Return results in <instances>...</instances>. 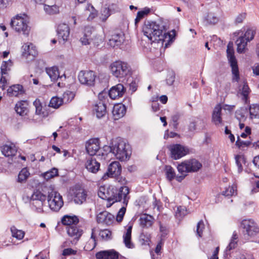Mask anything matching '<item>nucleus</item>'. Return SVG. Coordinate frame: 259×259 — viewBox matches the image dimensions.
<instances>
[{"mask_svg": "<svg viewBox=\"0 0 259 259\" xmlns=\"http://www.w3.org/2000/svg\"><path fill=\"white\" fill-rule=\"evenodd\" d=\"M129 188L126 186H122L119 189L113 186H109L107 190L104 187L100 188L98 194L101 198L111 202L112 204L122 200L123 204L127 206L129 199Z\"/></svg>", "mask_w": 259, "mask_h": 259, "instance_id": "obj_1", "label": "nucleus"}, {"mask_svg": "<svg viewBox=\"0 0 259 259\" xmlns=\"http://www.w3.org/2000/svg\"><path fill=\"white\" fill-rule=\"evenodd\" d=\"M143 32L152 42H163L168 34L164 30V26L155 21H145Z\"/></svg>", "mask_w": 259, "mask_h": 259, "instance_id": "obj_2", "label": "nucleus"}, {"mask_svg": "<svg viewBox=\"0 0 259 259\" xmlns=\"http://www.w3.org/2000/svg\"><path fill=\"white\" fill-rule=\"evenodd\" d=\"M113 154L116 158L121 161L128 160L132 154L130 145L123 139L117 138L112 140Z\"/></svg>", "mask_w": 259, "mask_h": 259, "instance_id": "obj_3", "label": "nucleus"}, {"mask_svg": "<svg viewBox=\"0 0 259 259\" xmlns=\"http://www.w3.org/2000/svg\"><path fill=\"white\" fill-rule=\"evenodd\" d=\"M244 238L247 240L252 239L259 243V227L252 219H244L241 223Z\"/></svg>", "mask_w": 259, "mask_h": 259, "instance_id": "obj_4", "label": "nucleus"}, {"mask_svg": "<svg viewBox=\"0 0 259 259\" xmlns=\"http://www.w3.org/2000/svg\"><path fill=\"white\" fill-rule=\"evenodd\" d=\"M202 166L201 163L198 160L190 159L178 164L177 169L179 172H195L199 171Z\"/></svg>", "mask_w": 259, "mask_h": 259, "instance_id": "obj_5", "label": "nucleus"}, {"mask_svg": "<svg viewBox=\"0 0 259 259\" xmlns=\"http://www.w3.org/2000/svg\"><path fill=\"white\" fill-rule=\"evenodd\" d=\"M227 57L232 68L233 80L238 82L240 79L239 72L236 59L234 56L233 43L229 42L227 49Z\"/></svg>", "mask_w": 259, "mask_h": 259, "instance_id": "obj_6", "label": "nucleus"}, {"mask_svg": "<svg viewBox=\"0 0 259 259\" xmlns=\"http://www.w3.org/2000/svg\"><path fill=\"white\" fill-rule=\"evenodd\" d=\"M48 201L50 209L55 212H58L64 204L62 196L53 190L48 192Z\"/></svg>", "mask_w": 259, "mask_h": 259, "instance_id": "obj_7", "label": "nucleus"}, {"mask_svg": "<svg viewBox=\"0 0 259 259\" xmlns=\"http://www.w3.org/2000/svg\"><path fill=\"white\" fill-rule=\"evenodd\" d=\"M112 74L116 77H123L130 74L131 69L127 63L117 61L112 63L110 65Z\"/></svg>", "mask_w": 259, "mask_h": 259, "instance_id": "obj_8", "label": "nucleus"}, {"mask_svg": "<svg viewBox=\"0 0 259 259\" xmlns=\"http://www.w3.org/2000/svg\"><path fill=\"white\" fill-rule=\"evenodd\" d=\"M10 25L16 31L22 32L24 35L28 36L30 28L26 20L24 18L19 15L16 16L11 19Z\"/></svg>", "mask_w": 259, "mask_h": 259, "instance_id": "obj_9", "label": "nucleus"}, {"mask_svg": "<svg viewBox=\"0 0 259 259\" xmlns=\"http://www.w3.org/2000/svg\"><path fill=\"white\" fill-rule=\"evenodd\" d=\"M72 200L77 204H82L87 199V191L83 188L75 186L70 191Z\"/></svg>", "mask_w": 259, "mask_h": 259, "instance_id": "obj_10", "label": "nucleus"}, {"mask_svg": "<svg viewBox=\"0 0 259 259\" xmlns=\"http://www.w3.org/2000/svg\"><path fill=\"white\" fill-rule=\"evenodd\" d=\"M78 77L81 84L91 87L95 84L96 75L93 71H81Z\"/></svg>", "mask_w": 259, "mask_h": 259, "instance_id": "obj_11", "label": "nucleus"}, {"mask_svg": "<svg viewBox=\"0 0 259 259\" xmlns=\"http://www.w3.org/2000/svg\"><path fill=\"white\" fill-rule=\"evenodd\" d=\"M121 166L118 161L111 162L108 166L107 171L102 176V179L105 180L109 177L119 176L121 174Z\"/></svg>", "mask_w": 259, "mask_h": 259, "instance_id": "obj_12", "label": "nucleus"}, {"mask_svg": "<svg viewBox=\"0 0 259 259\" xmlns=\"http://www.w3.org/2000/svg\"><path fill=\"white\" fill-rule=\"evenodd\" d=\"M99 142V139L98 138L91 139L87 142L85 144L88 153L91 156L96 155L99 159L101 156Z\"/></svg>", "mask_w": 259, "mask_h": 259, "instance_id": "obj_13", "label": "nucleus"}, {"mask_svg": "<svg viewBox=\"0 0 259 259\" xmlns=\"http://www.w3.org/2000/svg\"><path fill=\"white\" fill-rule=\"evenodd\" d=\"M37 55V51L32 44H25L22 47V56L28 61L32 60Z\"/></svg>", "mask_w": 259, "mask_h": 259, "instance_id": "obj_14", "label": "nucleus"}, {"mask_svg": "<svg viewBox=\"0 0 259 259\" xmlns=\"http://www.w3.org/2000/svg\"><path fill=\"white\" fill-rule=\"evenodd\" d=\"M171 157L174 159L177 160L186 155L187 150L185 148L180 144H175L170 146Z\"/></svg>", "mask_w": 259, "mask_h": 259, "instance_id": "obj_15", "label": "nucleus"}, {"mask_svg": "<svg viewBox=\"0 0 259 259\" xmlns=\"http://www.w3.org/2000/svg\"><path fill=\"white\" fill-rule=\"evenodd\" d=\"M114 220V216L107 211L99 212L96 216V221L98 224L107 226L111 225Z\"/></svg>", "mask_w": 259, "mask_h": 259, "instance_id": "obj_16", "label": "nucleus"}, {"mask_svg": "<svg viewBox=\"0 0 259 259\" xmlns=\"http://www.w3.org/2000/svg\"><path fill=\"white\" fill-rule=\"evenodd\" d=\"M126 89L121 83H118L112 87L108 92V96L112 99H115L123 96L125 93Z\"/></svg>", "mask_w": 259, "mask_h": 259, "instance_id": "obj_17", "label": "nucleus"}, {"mask_svg": "<svg viewBox=\"0 0 259 259\" xmlns=\"http://www.w3.org/2000/svg\"><path fill=\"white\" fill-rule=\"evenodd\" d=\"M97 259H118L119 253L114 250H104L96 254Z\"/></svg>", "mask_w": 259, "mask_h": 259, "instance_id": "obj_18", "label": "nucleus"}, {"mask_svg": "<svg viewBox=\"0 0 259 259\" xmlns=\"http://www.w3.org/2000/svg\"><path fill=\"white\" fill-rule=\"evenodd\" d=\"M222 107L220 104H217L213 109L212 114V122L217 126L223 124L222 118Z\"/></svg>", "mask_w": 259, "mask_h": 259, "instance_id": "obj_19", "label": "nucleus"}, {"mask_svg": "<svg viewBox=\"0 0 259 259\" xmlns=\"http://www.w3.org/2000/svg\"><path fill=\"white\" fill-rule=\"evenodd\" d=\"M57 32L59 38H62L64 41H66L69 36L70 29L68 25L62 23L58 25Z\"/></svg>", "mask_w": 259, "mask_h": 259, "instance_id": "obj_20", "label": "nucleus"}, {"mask_svg": "<svg viewBox=\"0 0 259 259\" xmlns=\"http://www.w3.org/2000/svg\"><path fill=\"white\" fill-rule=\"evenodd\" d=\"M67 232L68 235L73 237L77 241L82 234L83 231L76 225L67 227Z\"/></svg>", "mask_w": 259, "mask_h": 259, "instance_id": "obj_21", "label": "nucleus"}, {"mask_svg": "<svg viewBox=\"0 0 259 259\" xmlns=\"http://www.w3.org/2000/svg\"><path fill=\"white\" fill-rule=\"evenodd\" d=\"M100 166V163L93 157L89 158L85 163L86 168L93 173H96L99 170Z\"/></svg>", "mask_w": 259, "mask_h": 259, "instance_id": "obj_22", "label": "nucleus"}, {"mask_svg": "<svg viewBox=\"0 0 259 259\" xmlns=\"http://www.w3.org/2000/svg\"><path fill=\"white\" fill-rule=\"evenodd\" d=\"M24 93L23 88L22 85L16 84L9 88L7 90L8 95L10 97H18L22 95Z\"/></svg>", "mask_w": 259, "mask_h": 259, "instance_id": "obj_23", "label": "nucleus"}, {"mask_svg": "<svg viewBox=\"0 0 259 259\" xmlns=\"http://www.w3.org/2000/svg\"><path fill=\"white\" fill-rule=\"evenodd\" d=\"M94 110L96 111V116L100 118L105 115L106 110V104L105 101H99L95 105Z\"/></svg>", "mask_w": 259, "mask_h": 259, "instance_id": "obj_24", "label": "nucleus"}, {"mask_svg": "<svg viewBox=\"0 0 259 259\" xmlns=\"http://www.w3.org/2000/svg\"><path fill=\"white\" fill-rule=\"evenodd\" d=\"M63 225L68 227L76 225L79 222L78 217L75 215H65L61 219Z\"/></svg>", "mask_w": 259, "mask_h": 259, "instance_id": "obj_25", "label": "nucleus"}, {"mask_svg": "<svg viewBox=\"0 0 259 259\" xmlns=\"http://www.w3.org/2000/svg\"><path fill=\"white\" fill-rule=\"evenodd\" d=\"M126 108L122 104H117L113 107L112 113L114 119H118L122 117L125 114Z\"/></svg>", "mask_w": 259, "mask_h": 259, "instance_id": "obj_26", "label": "nucleus"}, {"mask_svg": "<svg viewBox=\"0 0 259 259\" xmlns=\"http://www.w3.org/2000/svg\"><path fill=\"white\" fill-rule=\"evenodd\" d=\"M17 148L13 144L5 145L2 147V152L6 157L13 156L17 153Z\"/></svg>", "mask_w": 259, "mask_h": 259, "instance_id": "obj_27", "label": "nucleus"}, {"mask_svg": "<svg viewBox=\"0 0 259 259\" xmlns=\"http://www.w3.org/2000/svg\"><path fill=\"white\" fill-rule=\"evenodd\" d=\"M154 218L152 216L147 214L142 215L140 219V225L143 228H148L152 226Z\"/></svg>", "mask_w": 259, "mask_h": 259, "instance_id": "obj_28", "label": "nucleus"}, {"mask_svg": "<svg viewBox=\"0 0 259 259\" xmlns=\"http://www.w3.org/2000/svg\"><path fill=\"white\" fill-rule=\"evenodd\" d=\"M132 230V226H129L123 236L124 243L125 246L128 248H132L134 247V244L131 242Z\"/></svg>", "mask_w": 259, "mask_h": 259, "instance_id": "obj_29", "label": "nucleus"}, {"mask_svg": "<svg viewBox=\"0 0 259 259\" xmlns=\"http://www.w3.org/2000/svg\"><path fill=\"white\" fill-rule=\"evenodd\" d=\"M249 118L259 119V104H252L249 106Z\"/></svg>", "mask_w": 259, "mask_h": 259, "instance_id": "obj_30", "label": "nucleus"}, {"mask_svg": "<svg viewBox=\"0 0 259 259\" xmlns=\"http://www.w3.org/2000/svg\"><path fill=\"white\" fill-rule=\"evenodd\" d=\"M219 21V18L215 16L213 13H209L204 18V23L205 25H215Z\"/></svg>", "mask_w": 259, "mask_h": 259, "instance_id": "obj_31", "label": "nucleus"}, {"mask_svg": "<svg viewBox=\"0 0 259 259\" xmlns=\"http://www.w3.org/2000/svg\"><path fill=\"white\" fill-rule=\"evenodd\" d=\"M248 42V41H247V40H245L244 36H240L236 41L237 46V52L239 53H244Z\"/></svg>", "mask_w": 259, "mask_h": 259, "instance_id": "obj_32", "label": "nucleus"}, {"mask_svg": "<svg viewBox=\"0 0 259 259\" xmlns=\"http://www.w3.org/2000/svg\"><path fill=\"white\" fill-rule=\"evenodd\" d=\"M46 72L52 80L55 81L60 77L58 68L56 66L46 68Z\"/></svg>", "mask_w": 259, "mask_h": 259, "instance_id": "obj_33", "label": "nucleus"}, {"mask_svg": "<svg viewBox=\"0 0 259 259\" xmlns=\"http://www.w3.org/2000/svg\"><path fill=\"white\" fill-rule=\"evenodd\" d=\"M64 103L63 99L57 96L53 97L51 98L49 106L55 109H58Z\"/></svg>", "mask_w": 259, "mask_h": 259, "instance_id": "obj_34", "label": "nucleus"}, {"mask_svg": "<svg viewBox=\"0 0 259 259\" xmlns=\"http://www.w3.org/2000/svg\"><path fill=\"white\" fill-rule=\"evenodd\" d=\"M12 236L18 240H22L25 235V232L21 230H18L15 226H13L10 228Z\"/></svg>", "mask_w": 259, "mask_h": 259, "instance_id": "obj_35", "label": "nucleus"}, {"mask_svg": "<svg viewBox=\"0 0 259 259\" xmlns=\"http://www.w3.org/2000/svg\"><path fill=\"white\" fill-rule=\"evenodd\" d=\"M33 105L35 108V114L37 115H41L44 117L48 116V114L42 111V106L40 100L36 99L33 103Z\"/></svg>", "mask_w": 259, "mask_h": 259, "instance_id": "obj_36", "label": "nucleus"}, {"mask_svg": "<svg viewBox=\"0 0 259 259\" xmlns=\"http://www.w3.org/2000/svg\"><path fill=\"white\" fill-rule=\"evenodd\" d=\"M151 12V9L145 7L142 10L137 13V17L135 19V25H136L139 21L145 16H147Z\"/></svg>", "mask_w": 259, "mask_h": 259, "instance_id": "obj_37", "label": "nucleus"}, {"mask_svg": "<svg viewBox=\"0 0 259 259\" xmlns=\"http://www.w3.org/2000/svg\"><path fill=\"white\" fill-rule=\"evenodd\" d=\"M100 158L101 159H105L108 153H112L113 154V149L112 147V141L111 142L110 146L105 145L103 147V149H100Z\"/></svg>", "mask_w": 259, "mask_h": 259, "instance_id": "obj_38", "label": "nucleus"}, {"mask_svg": "<svg viewBox=\"0 0 259 259\" xmlns=\"http://www.w3.org/2000/svg\"><path fill=\"white\" fill-rule=\"evenodd\" d=\"M165 172L167 179L171 181L176 177V173L175 169L170 165H166L165 166Z\"/></svg>", "mask_w": 259, "mask_h": 259, "instance_id": "obj_39", "label": "nucleus"}, {"mask_svg": "<svg viewBox=\"0 0 259 259\" xmlns=\"http://www.w3.org/2000/svg\"><path fill=\"white\" fill-rule=\"evenodd\" d=\"M25 102H20L17 103L15 105V111L20 115L26 114L27 108L25 106Z\"/></svg>", "mask_w": 259, "mask_h": 259, "instance_id": "obj_40", "label": "nucleus"}, {"mask_svg": "<svg viewBox=\"0 0 259 259\" xmlns=\"http://www.w3.org/2000/svg\"><path fill=\"white\" fill-rule=\"evenodd\" d=\"M30 175L27 168H23L18 175V182L20 183L25 182Z\"/></svg>", "mask_w": 259, "mask_h": 259, "instance_id": "obj_41", "label": "nucleus"}, {"mask_svg": "<svg viewBox=\"0 0 259 259\" xmlns=\"http://www.w3.org/2000/svg\"><path fill=\"white\" fill-rule=\"evenodd\" d=\"M46 196L41 192L36 191L31 195L30 201H46Z\"/></svg>", "mask_w": 259, "mask_h": 259, "instance_id": "obj_42", "label": "nucleus"}, {"mask_svg": "<svg viewBox=\"0 0 259 259\" xmlns=\"http://www.w3.org/2000/svg\"><path fill=\"white\" fill-rule=\"evenodd\" d=\"M236 163L238 166V172H241L243 170L242 163L245 162V158L243 155H237L235 157Z\"/></svg>", "mask_w": 259, "mask_h": 259, "instance_id": "obj_43", "label": "nucleus"}, {"mask_svg": "<svg viewBox=\"0 0 259 259\" xmlns=\"http://www.w3.org/2000/svg\"><path fill=\"white\" fill-rule=\"evenodd\" d=\"M44 10L50 15L55 14L59 12V8L56 5L49 6L45 5Z\"/></svg>", "mask_w": 259, "mask_h": 259, "instance_id": "obj_44", "label": "nucleus"}, {"mask_svg": "<svg viewBox=\"0 0 259 259\" xmlns=\"http://www.w3.org/2000/svg\"><path fill=\"white\" fill-rule=\"evenodd\" d=\"M75 97V93L70 91H67L63 94V99L64 103L71 102Z\"/></svg>", "mask_w": 259, "mask_h": 259, "instance_id": "obj_45", "label": "nucleus"}, {"mask_svg": "<svg viewBox=\"0 0 259 259\" xmlns=\"http://www.w3.org/2000/svg\"><path fill=\"white\" fill-rule=\"evenodd\" d=\"M12 65L13 63L10 60L8 61H4L1 66L2 74H6L7 73V71L10 70V67Z\"/></svg>", "mask_w": 259, "mask_h": 259, "instance_id": "obj_46", "label": "nucleus"}, {"mask_svg": "<svg viewBox=\"0 0 259 259\" xmlns=\"http://www.w3.org/2000/svg\"><path fill=\"white\" fill-rule=\"evenodd\" d=\"M86 10L91 11L88 18V20L89 21L92 20L97 16V11L94 9V7L91 4L88 5Z\"/></svg>", "mask_w": 259, "mask_h": 259, "instance_id": "obj_47", "label": "nucleus"}, {"mask_svg": "<svg viewBox=\"0 0 259 259\" xmlns=\"http://www.w3.org/2000/svg\"><path fill=\"white\" fill-rule=\"evenodd\" d=\"M45 201H31V204L38 212L43 211L42 206Z\"/></svg>", "mask_w": 259, "mask_h": 259, "instance_id": "obj_48", "label": "nucleus"}, {"mask_svg": "<svg viewBox=\"0 0 259 259\" xmlns=\"http://www.w3.org/2000/svg\"><path fill=\"white\" fill-rule=\"evenodd\" d=\"M249 93V88L246 83H245L242 89L241 94L243 96L242 99L245 101V103H248V96Z\"/></svg>", "mask_w": 259, "mask_h": 259, "instance_id": "obj_49", "label": "nucleus"}, {"mask_svg": "<svg viewBox=\"0 0 259 259\" xmlns=\"http://www.w3.org/2000/svg\"><path fill=\"white\" fill-rule=\"evenodd\" d=\"M255 34V30L252 29L248 28L244 33V37L247 41L249 42L252 40L254 37Z\"/></svg>", "mask_w": 259, "mask_h": 259, "instance_id": "obj_50", "label": "nucleus"}, {"mask_svg": "<svg viewBox=\"0 0 259 259\" xmlns=\"http://www.w3.org/2000/svg\"><path fill=\"white\" fill-rule=\"evenodd\" d=\"M96 231V229L95 228H94L92 229V234L91 236V238L93 239V243L92 244V247H88V244L85 245L84 246V248H86L87 250H92L94 249L96 245H97V240H96V237L95 235V232Z\"/></svg>", "mask_w": 259, "mask_h": 259, "instance_id": "obj_51", "label": "nucleus"}, {"mask_svg": "<svg viewBox=\"0 0 259 259\" xmlns=\"http://www.w3.org/2000/svg\"><path fill=\"white\" fill-rule=\"evenodd\" d=\"M175 80V73L173 71H169L167 73V77L166 78V83L168 85H171L173 84Z\"/></svg>", "mask_w": 259, "mask_h": 259, "instance_id": "obj_52", "label": "nucleus"}, {"mask_svg": "<svg viewBox=\"0 0 259 259\" xmlns=\"http://www.w3.org/2000/svg\"><path fill=\"white\" fill-rule=\"evenodd\" d=\"M187 214V210L185 207L183 206H179L177 208V210L176 212V217L179 219H182Z\"/></svg>", "mask_w": 259, "mask_h": 259, "instance_id": "obj_53", "label": "nucleus"}, {"mask_svg": "<svg viewBox=\"0 0 259 259\" xmlns=\"http://www.w3.org/2000/svg\"><path fill=\"white\" fill-rule=\"evenodd\" d=\"M58 175V169L56 168H53L50 171L46 172L44 175L46 179L48 180Z\"/></svg>", "mask_w": 259, "mask_h": 259, "instance_id": "obj_54", "label": "nucleus"}, {"mask_svg": "<svg viewBox=\"0 0 259 259\" xmlns=\"http://www.w3.org/2000/svg\"><path fill=\"white\" fill-rule=\"evenodd\" d=\"M140 240L142 245H149L150 242V236L142 233L140 236Z\"/></svg>", "mask_w": 259, "mask_h": 259, "instance_id": "obj_55", "label": "nucleus"}, {"mask_svg": "<svg viewBox=\"0 0 259 259\" xmlns=\"http://www.w3.org/2000/svg\"><path fill=\"white\" fill-rule=\"evenodd\" d=\"M126 206L125 204L119 210L116 215V221L118 222H121L126 211Z\"/></svg>", "mask_w": 259, "mask_h": 259, "instance_id": "obj_56", "label": "nucleus"}, {"mask_svg": "<svg viewBox=\"0 0 259 259\" xmlns=\"http://www.w3.org/2000/svg\"><path fill=\"white\" fill-rule=\"evenodd\" d=\"M99 235L103 240H107L111 238V232L109 230L105 229L100 231Z\"/></svg>", "mask_w": 259, "mask_h": 259, "instance_id": "obj_57", "label": "nucleus"}, {"mask_svg": "<svg viewBox=\"0 0 259 259\" xmlns=\"http://www.w3.org/2000/svg\"><path fill=\"white\" fill-rule=\"evenodd\" d=\"M235 116L236 118L239 121V122H243L246 119V117L245 115L244 112L242 109L238 110L236 111Z\"/></svg>", "mask_w": 259, "mask_h": 259, "instance_id": "obj_58", "label": "nucleus"}, {"mask_svg": "<svg viewBox=\"0 0 259 259\" xmlns=\"http://www.w3.org/2000/svg\"><path fill=\"white\" fill-rule=\"evenodd\" d=\"M108 44L111 47L114 48L120 46L122 44V40L119 39L118 41L117 39H115L111 36L109 39Z\"/></svg>", "mask_w": 259, "mask_h": 259, "instance_id": "obj_59", "label": "nucleus"}, {"mask_svg": "<svg viewBox=\"0 0 259 259\" xmlns=\"http://www.w3.org/2000/svg\"><path fill=\"white\" fill-rule=\"evenodd\" d=\"M204 228V225L202 220H200L197 225L196 233L197 235L201 237L202 236L203 230Z\"/></svg>", "mask_w": 259, "mask_h": 259, "instance_id": "obj_60", "label": "nucleus"}, {"mask_svg": "<svg viewBox=\"0 0 259 259\" xmlns=\"http://www.w3.org/2000/svg\"><path fill=\"white\" fill-rule=\"evenodd\" d=\"M236 191L235 188L233 186H229L225 191H223L222 194L226 196H231L234 195Z\"/></svg>", "mask_w": 259, "mask_h": 259, "instance_id": "obj_61", "label": "nucleus"}, {"mask_svg": "<svg viewBox=\"0 0 259 259\" xmlns=\"http://www.w3.org/2000/svg\"><path fill=\"white\" fill-rule=\"evenodd\" d=\"M251 144L250 141H243L240 140L239 137H238L237 140L236 142V145L238 148L247 147Z\"/></svg>", "mask_w": 259, "mask_h": 259, "instance_id": "obj_62", "label": "nucleus"}, {"mask_svg": "<svg viewBox=\"0 0 259 259\" xmlns=\"http://www.w3.org/2000/svg\"><path fill=\"white\" fill-rule=\"evenodd\" d=\"M111 36L113 37L115 39H117L118 41V40H119V39H120V38H121V40H122V44L123 42V41L124 40V34L121 31L115 32L114 34H113L111 35Z\"/></svg>", "mask_w": 259, "mask_h": 259, "instance_id": "obj_63", "label": "nucleus"}, {"mask_svg": "<svg viewBox=\"0 0 259 259\" xmlns=\"http://www.w3.org/2000/svg\"><path fill=\"white\" fill-rule=\"evenodd\" d=\"M94 30V27L90 26H86L84 29V35H85V37H89L90 38L91 35Z\"/></svg>", "mask_w": 259, "mask_h": 259, "instance_id": "obj_64", "label": "nucleus"}]
</instances>
